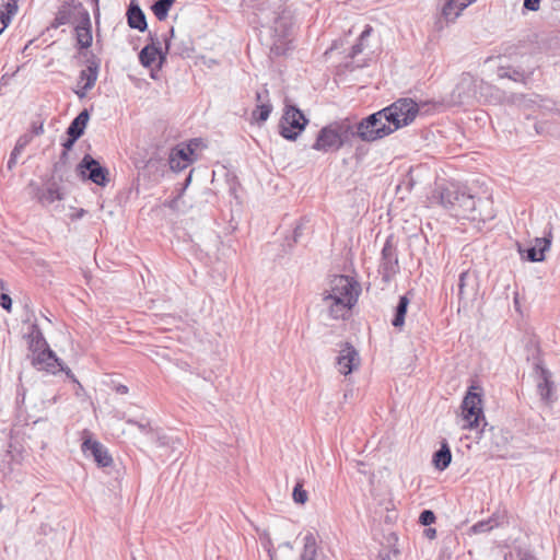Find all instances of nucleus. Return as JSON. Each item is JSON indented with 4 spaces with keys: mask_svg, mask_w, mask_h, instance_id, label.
<instances>
[{
    "mask_svg": "<svg viewBox=\"0 0 560 560\" xmlns=\"http://www.w3.org/2000/svg\"><path fill=\"white\" fill-rule=\"evenodd\" d=\"M430 200L431 203L441 205L457 218L485 222L494 217L488 200H479L477 205L472 195L460 191L459 188L453 184L439 186L432 194Z\"/></svg>",
    "mask_w": 560,
    "mask_h": 560,
    "instance_id": "obj_1",
    "label": "nucleus"
},
{
    "mask_svg": "<svg viewBox=\"0 0 560 560\" xmlns=\"http://www.w3.org/2000/svg\"><path fill=\"white\" fill-rule=\"evenodd\" d=\"M360 285L348 276H334L323 292V304L332 319H343L357 304Z\"/></svg>",
    "mask_w": 560,
    "mask_h": 560,
    "instance_id": "obj_2",
    "label": "nucleus"
},
{
    "mask_svg": "<svg viewBox=\"0 0 560 560\" xmlns=\"http://www.w3.org/2000/svg\"><path fill=\"white\" fill-rule=\"evenodd\" d=\"M396 131L384 108L362 119L357 125V135L362 141L372 142Z\"/></svg>",
    "mask_w": 560,
    "mask_h": 560,
    "instance_id": "obj_3",
    "label": "nucleus"
},
{
    "mask_svg": "<svg viewBox=\"0 0 560 560\" xmlns=\"http://www.w3.org/2000/svg\"><path fill=\"white\" fill-rule=\"evenodd\" d=\"M293 21L289 13H281L275 19L270 27V50L276 55H283L290 49Z\"/></svg>",
    "mask_w": 560,
    "mask_h": 560,
    "instance_id": "obj_4",
    "label": "nucleus"
},
{
    "mask_svg": "<svg viewBox=\"0 0 560 560\" xmlns=\"http://www.w3.org/2000/svg\"><path fill=\"white\" fill-rule=\"evenodd\" d=\"M396 130L410 125L419 114V105L409 97L399 98L384 108Z\"/></svg>",
    "mask_w": 560,
    "mask_h": 560,
    "instance_id": "obj_5",
    "label": "nucleus"
},
{
    "mask_svg": "<svg viewBox=\"0 0 560 560\" xmlns=\"http://www.w3.org/2000/svg\"><path fill=\"white\" fill-rule=\"evenodd\" d=\"M482 389L480 386L471 385L462 402V417L464 429H475L479 425L482 417Z\"/></svg>",
    "mask_w": 560,
    "mask_h": 560,
    "instance_id": "obj_6",
    "label": "nucleus"
},
{
    "mask_svg": "<svg viewBox=\"0 0 560 560\" xmlns=\"http://www.w3.org/2000/svg\"><path fill=\"white\" fill-rule=\"evenodd\" d=\"M349 129V125H328L319 130L312 148L322 152L339 150L343 145L345 137Z\"/></svg>",
    "mask_w": 560,
    "mask_h": 560,
    "instance_id": "obj_7",
    "label": "nucleus"
},
{
    "mask_svg": "<svg viewBox=\"0 0 560 560\" xmlns=\"http://www.w3.org/2000/svg\"><path fill=\"white\" fill-rule=\"evenodd\" d=\"M307 119L303 112L294 105H285L284 113L280 120V135L287 140H295L304 130Z\"/></svg>",
    "mask_w": 560,
    "mask_h": 560,
    "instance_id": "obj_8",
    "label": "nucleus"
},
{
    "mask_svg": "<svg viewBox=\"0 0 560 560\" xmlns=\"http://www.w3.org/2000/svg\"><path fill=\"white\" fill-rule=\"evenodd\" d=\"M361 365L359 351L350 342L340 345L339 353L336 358V366L338 372L345 376L357 371Z\"/></svg>",
    "mask_w": 560,
    "mask_h": 560,
    "instance_id": "obj_9",
    "label": "nucleus"
},
{
    "mask_svg": "<svg viewBox=\"0 0 560 560\" xmlns=\"http://www.w3.org/2000/svg\"><path fill=\"white\" fill-rule=\"evenodd\" d=\"M78 171L82 177H86L98 186H105L108 183V171L103 167L98 161L90 154H85L78 165Z\"/></svg>",
    "mask_w": 560,
    "mask_h": 560,
    "instance_id": "obj_10",
    "label": "nucleus"
},
{
    "mask_svg": "<svg viewBox=\"0 0 560 560\" xmlns=\"http://www.w3.org/2000/svg\"><path fill=\"white\" fill-rule=\"evenodd\" d=\"M198 140L194 139L188 144L177 145L172 149L168 158V164L174 172H180L188 167L195 160V147Z\"/></svg>",
    "mask_w": 560,
    "mask_h": 560,
    "instance_id": "obj_11",
    "label": "nucleus"
},
{
    "mask_svg": "<svg viewBox=\"0 0 560 560\" xmlns=\"http://www.w3.org/2000/svg\"><path fill=\"white\" fill-rule=\"evenodd\" d=\"M177 40L178 38L175 34V30L172 27L170 31V37L165 39V51H163L161 47H158L153 44L147 45L141 49L139 54L140 62L144 67H151L159 57L161 66L164 62L166 54L170 51V49L177 45Z\"/></svg>",
    "mask_w": 560,
    "mask_h": 560,
    "instance_id": "obj_12",
    "label": "nucleus"
},
{
    "mask_svg": "<svg viewBox=\"0 0 560 560\" xmlns=\"http://www.w3.org/2000/svg\"><path fill=\"white\" fill-rule=\"evenodd\" d=\"M83 442L81 445L82 452L86 455L90 454L98 467H108L113 464V457L108 450L98 441L92 440L88 431L83 432Z\"/></svg>",
    "mask_w": 560,
    "mask_h": 560,
    "instance_id": "obj_13",
    "label": "nucleus"
},
{
    "mask_svg": "<svg viewBox=\"0 0 560 560\" xmlns=\"http://www.w3.org/2000/svg\"><path fill=\"white\" fill-rule=\"evenodd\" d=\"M32 196L42 205L49 206L57 200L62 199L60 187L56 182H48L43 187L35 183L30 184Z\"/></svg>",
    "mask_w": 560,
    "mask_h": 560,
    "instance_id": "obj_14",
    "label": "nucleus"
},
{
    "mask_svg": "<svg viewBox=\"0 0 560 560\" xmlns=\"http://www.w3.org/2000/svg\"><path fill=\"white\" fill-rule=\"evenodd\" d=\"M382 278L385 282L390 281L394 275L398 271V259L396 249L390 240H387L382 249Z\"/></svg>",
    "mask_w": 560,
    "mask_h": 560,
    "instance_id": "obj_15",
    "label": "nucleus"
},
{
    "mask_svg": "<svg viewBox=\"0 0 560 560\" xmlns=\"http://www.w3.org/2000/svg\"><path fill=\"white\" fill-rule=\"evenodd\" d=\"M89 65L86 69L80 72L79 84L81 85L79 90L75 91V94L83 98L86 95V92L90 91L96 83L98 77L100 62L95 59L89 60Z\"/></svg>",
    "mask_w": 560,
    "mask_h": 560,
    "instance_id": "obj_16",
    "label": "nucleus"
},
{
    "mask_svg": "<svg viewBox=\"0 0 560 560\" xmlns=\"http://www.w3.org/2000/svg\"><path fill=\"white\" fill-rule=\"evenodd\" d=\"M32 364L38 370H45L52 374H56L58 370H62V363L49 348L32 355Z\"/></svg>",
    "mask_w": 560,
    "mask_h": 560,
    "instance_id": "obj_17",
    "label": "nucleus"
},
{
    "mask_svg": "<svg viewBox=\"0 0 560 560\" xmlns=\"http://www.w3.org/2000/svg\"><path fill=\"white\" fill-rule=\"evenodd\" d=\"M77 43L80 48H89L92 45L91 20L88 11H83L82 21L75 26Z\"/></svg>",
    "mask_w": 560,
    "mask_h": 560,
    "instance_id": "obj_18",
    "label": "nucleus"
},
{
    "mask_svg": "<svg viewBox=\"0 0 560 560\" xmlns=\"http://www.w3.org/2000/svg\"><path fill=\"white\" fill-rule=\"evenodd\" d=\"M127 16H128V24L131 28H135V30H138L140 32H143L147 30V19H145V15L143 13V11L141 10V8L135 3V2H131L129 8H128V11H127Z\"/></svg>",
    "mask_w": 560,
    "mask_h": 560,
    "instance_id": "obj_19",
    "label": "nucleus"
},
{
    "mask_svg": "<svg viewBox=\"0 0 560 560\" xmlns=\"http://www.w3.org/2000/svg\"><path fill=\"white\" fill-rule=\"evenodd\" d=\"M476 287H477L476 277L470 275L469 271H463L459 275V281H458V298H459V300H463L469 295H475Z\"/></svg>",
    "mask_w": 560,
    "mask_h": 560,
    "instance_id": "obj_20",
    "label": "nucleus"
},
{
    "mask_svg": "<svg viewBox=\"0 0 560 560\" xmlns=\"http://www.w3.org/2000/svg\"><path fill=\"white\" fill-rule=\"evenodd\" d=\"M28 349L33 352V355L37 354L43 349L48 348L46 339L37 324L31 326V330L27 335Z\"/></svg>",
    "mask_w": 560,
    "mask_h": 560,
    "instance_id": "obj_21",
    "label": "nucleus"
},
{
    "mask_svg": "<svg viewBox=\"0 0 560 560\" xmlns=\"http://www.w3.org/2000/svg\"><path fill=\"white\" fill-rule=\"evenodd\" d=\"M472 1L474 0H448L442 8V15L446 20H455Z\"/></svg>",
    "mask_w": 560,
    "mask_h": 560,
    "instance_id": "obj_22",
    "label": "nucleus"
},
{
    "mask_svg": "<svg viewBox=\"0 0 560 560\" xmlns=\"http://www.w3.org/2000/svg\"><path fill=\"white\" fill-rule=\"evenodd\" d=\"M537 390H538L540 398L544 401L551 400L553 383L551 382V375L548 370H545V369L540 370L539 382L537 384Z\"/></svg>",
    "mask_w": 560,
    "mask_h": 560,
    "instance_id": "obj_23",
    "label": "nucleus"
},
{
    "mask_svg": "<svg viewBox=\"0 0 560 560\" xmlns=\"http://www.w3.org/2000/svg\"><path fill=\"white\" fill-rule=\"evenodd\" d=\"M90 115L86 109L82 110L70 124V126L67 129L68 136H73L74 138H80L84 129L88 125Z\"/></svg>",
    "mask_w": 560,
    "mask_h": 560,
    "instance_id": "obj_24",
    "label": "nucleus"
},
{
    "mask_svg": "<svg viewBox=\"0 0 560 560\" xmlns=\"http://www.w3.org/2000/svg\"><path fill=\"white\" fill-rule=\"evenodd\" d=\"M18 0H1L0 21L3 26H9L12 18L18 13Z\"/></svg>",
    "mask_w": 560,
    "mask_h": 560,
    "instance_id": "obj_25",
    "label": "nucleus"
},
{
    "mask_svg": "<svg viewBox=\"0 0 560 560\" xmlns=\"http://www.w3.org/2000/svg\"><path fill=\"white\" fill-rule=\"evenodd\" d=\"M451 460H452L451 450H450L447 443H442L441 448L438 452H435L433 455V465L438 470L443 471L444 469H446L450 466Z\"/></svg>",
    "mask_w": 560,
    "mask_h": 560,
    "instance_id": "obj_26",
    "label": "nucleus"
},
{
    "mask_svg": "<svg viewBox=\"0 0 560 560\" xmlns=\"http://www.w3.org/2000/svg\"><path fill=\"white\" fill-rule=\"evenodd\" d=\"M31 140H32V137L30 135H23L18 139L16 144H15L14 149L12 150V152L10 154V159L8 161L9 170H12L15 166L18 156L21 154V152L24 150V148L31 142Z\"/></svg>",
    "mask_w": 560,
    "mask_h": 560,
    "instance_id": "obj_27",
    "label": "nucleus"
},
{
    "mask_svg": "<svg viewBox=\"0 0 560 560\" xmlns=\"http://www.w3.org/2000/svg\"><path fill=\"white\" fill-rule=\"evenodd\" d=\"M409 305V299L406 295L400 296L398 305L396 306L395 317L392 324L396 328H400L405 324V316Z\"/></svg>",
    "mask_w": 560,
    "mask_h": 560,
    "instance_id": "obj_28",
    "label": "nucleus"
},
{
    "mask_svg": "<svg viewBox=\"0 0 560 560\" xmlns=\"http://www.w3.org/2000/svg\"><path fill=\"white\" fill-rule=\"evenodd\" d=\"M271 110L272 105L270 103L257 104L252 113V119L257 124H262L269 118Z\"/></svg>",
    "mask_w": 560,
    "mask_h": 560,
    "instance_id": "obj_29",
    "label": "nucleus"
},
{
    "mask_svg": "<svg viewBox=\"0 0 560 560\" xmlns=\"http://www.w3.org/2000/svg\"><path fill=\"white\" fill-rule=\"evenodd\" d=\"M175 0H158L152 5V11L159 21H164L167 18L168 11Z\"/></svg>",
    "mask_w": 560,
    "mask_h": 560,
    "instance_id": "obj_30",
    "label": "nucleus"
},
{
    "mask_svg": "<svg viewBox=\"0 0 560 560\" xmlns=\"http://www.w3.org/2000/svg\"><path fill=\"white\" fill-rule=\"evenodd\" d=\"M316 557V541L313 535H306L304 538V549L301 555V560H315Z\"/></svg>",
    "mask_w": 560,
    "mask_h": 560,
    "instance_id": "obj_31",
    "label": "nucleus"
},
{
    "mask_svg": "<svg viewBox=\"0 0 560 560\" xmlns=\"http://www.w3.org/2000/svg\"><path fill=\"white\" fill-rule=\"evenodd\" d=\"M517 248H518V253L521 254L522 257H524V254L526 253V258L529 261L537 262V261L545 260V255L542 253H539L538 250H536V247L532 246L527 249H523L522 246L520 244H517Z\"/></svg>",
    "mask_w": 560,
    "mask_h": 560,
    "instance_id": "obj_32",
    "label": "nucleus"
},
{
    "mask_svg": "<svg viewBox=\"0 0 560 560\" xmlns=\"http://www.w3.org/2000/svg\"><path fill=\"white\" fill-rule=\"evenodd\" d=\"M499 77L501 79L503 78H508V79H511L513 81H520V82H524L525 79H526V74L523 72V71H518V70H505V69H500L499 70Z\"/></svg>",
    "mask_w": 560,
    "mask_h": 560,
    "instance_id": "obj_33",
    "label": "nucleus"
},
{
    "mask_svg": "<svg viewBox=\"0 0 560 560\" xmlns=\"http://www.w3.org/2000/svg\"><path fill=\"white\" fill-rule=\"evenodd\" d=\"M550 245H551V232H549L544 237H536L535 245L533 247H536V250H538L539 253H542L545 255V253L547 250H549Z\"/></svg>",
    "mask_w": 560,
    "mask_h": 560,
    "instance_id": "obj_34",
    "label": "nucleus"
},
{
    "mask_svg": "<svg viewBox=\"0 0 560 560\" xmlns=\"http://www.w3.org/2000/svg\"><path fill=\"white\" fill-rule=\"evenodd\" d=\"M58 25H65L71 22V8L69 5H63L57 13L55 19Z\"/></svg>",
    "mask_w": 560,
    "mask_h": 560,
    "instance_id": "obj_35",
    "label": "nucleus"
},
{
    "mask_svg": "<svg viewBox=\"0 0 560 560\" xmlns=\"http://www.w3.org/2000/svg\"><path fill=\"white\" fill-rule=\"evenodd\" d=\"M292 497L294 502L299 504H304L308 499L307 492L303 489L302 483L300 482L294 487Z\"/></svg>",
    "mask_w": 560,
    "mask_h": 560,
    "instance_id": "obj_36",
    "label": "nucleus"
},
{
    "mask_svg": "<svg viewBox=\"0 0 560 560\" xmlns=\"http://www.w3.org/2000/svg\"><path fill=\"white\" fill-rule=\"evenodd\" d=\"M419 521L422 525L428 526L435 522V515L431 510H424L421 512Z\"/></svg>",
    "mask_w": 560,
    "mask_h": 560,
    "instance_id": "obj_37",
    "label": "nucleus"
},
{
    "mask_svg": "<svg viewBox=\"0 0 560 560\" xmlns=\"http://www.w3.org/2000/svg\"><path fill=\"white\" fill-rule=\"evenodd\" d=\"M490 529H492V525H490V521H482V522H478V523H476V524L470 528V530H471L474 534H481V533H486V532H489Z\"/></svg>",
    "mask_w": 560,
    "mask_h": 560,
    "instance_id": "obj_38",
    "label": "nucleus"
},
{
    "mask_svg": "<svg viewBox=\"0 0 560 560\" xmlns=\"http://www.w3.org/2000/svg\"><path fill=\"white\" fill-rule=\"evenodd\" d=\"M127 423L128 424H132V425H136L142 433L144 434H150L152 433V428L150 425V422L147 421V422H139V421H136L133 419H128L127 420Z\"/></svg>",
    "mask_w": 560,
    "mask_h": 560,
    "instance_id": "obj_39",
    "label": "nucleus"
},
{
    "mask_svg": "<svg viewBox=\"0 0 560 560\" xmlns=\"http://www.w3.org/2000/svg\"><path fill=\"white\" fill-rule=\"evenodd\" d=\"M256 101H257V104L270 103L269 91L267 89H264L262 91H258L256 93Z\"/></svg>",
    "mask_w": 560,
    "mask_h": 560,
    "instance_id": "obj_40",
    "label": "nucleus"
},
{
    "mask_svg": "<svg viewBox=\"0 0 560 560\" xmlns=\"http://www.w3.org/2000/svg\"><path fill=\"white\" fill-rule=\"evenodd\" d=\"M0 305L7 310V311H10L11 310V306H12V299L5 294V293H2L0 295Z\"/></svg>",
    "mask_w": 560,
    "mask_h": 560,
    "instance_id": "obj_41",
    "label": "nucleus"
},
{
    "mask_svg": "<svg viewBox=\"0 0 560 560\" xmlns=\"http://www.w3.org/2000/svg\"><path fill=\"white\" fill-rule=\"evenodd\" d=\"M151 358H152V360H154L156 362H159L162 359L168 360V357L165 353V351L164 350H160V349L152 350L151 351Z\"/></svg>",
    "mask_w": 560,
    "mask_h": 560,
    "instance_id": "obj_42",
    "label": "nucleus"
},
{
    "mask_svg": "<svg viewBox=\"0 0 560 560\" xmlns=\"http://www.w3.org/2000/svg\"><path fill=\"white\" fill-rule=\"evenodd\" d=\"M540 0H524V8L530 11H537L539 9Z\"/></svg>",
    "mask_w": 560,
    "mask_h": 560,
    "instance_id": "obj_43",
    "label": "nucleus"
},
{
    "mask_svg": "<svg viewBox=\"0 0 560 560\" xmlns=\"http://www.w3.org/2000/svg\"><path fill=\"white\" fill-rule=\"evenodd\" d=\"M78 139L79 138H74L73 136H68V139L62 144L65 150H70ZM66 155H67V151H65L62 153V156H66Z\"/></svg>",
    "mask_w": 560,
    "mask_h": 560,
    "instance_id": "obj_44",
    "label": "nucleus"
},
{
    "mask_svg": "<svg viewBox=\"0 0 560 560\" xmlns=\"http://www.w3.org/2000/svg\"><path fill=\"white\" fill-rule=\"evenodd\" d=\"M363 42H359L358 44L353 45L352 46V49H351V56L354 57L357 55H359L360 52H362L363 50Z\"/></svg>",
    "mask_w": 560,
    "mask_h": 560,
    "instance_id": "obj_45",
    "label": "nucleus"
},
{
    "mask_svg": "<svg viewBox=\"0 0 560 560\" xmlns=\"http://www.w3.org/2000/svg\"><path fill=\"white\" fill-rule=\"evenodd\" d=\"M62 372L66 373V375L74 383H77L79 385V387H82L81 384L78 382V380L75 378L74 374L72 373V371L69 369V368H65L62 365Z\"/></svg>",
    "mask_w": 560,
    "mask_h": 560,
    "instance_id": "obj_46",
    "label": "nucleus"
},
{
    "mask_svg": "<svg viewBox=\"0 0 560 560\" xmlns=\"http://www.w3.org/2000/svg\"><path fill=\"white\" fill-rule=\"evenodd\" d=\"M518 560H537L535 556H533L528 551H520L518 552Z\"/></svg>",
    "mask_w": 560,
    "mask_h": 560,
    "instance_id": "obj_47",
    "label": "nucleus"
},
{
    "mask_svg": "<svg viewBox=\"0 0 560 560\" xmlns=\"http://www.w3.org/2000/svg\"><path fill=\"white\" fill-rule=\"evenodd\" d=\"M43 132H44L43 124H39L38 126H36V125L33 126V133L34 135L39 136Z\"/></svg>",
    "mask_w": 560,
    "mask_h": 560,
    "instance_id": "obj_48",
    "label": "nucleus"
},
{
    "mask_svg": "<svg viewBox=\"0 0 560 560\" xmlns=\"http://www.w3.org/2000/svg\"><path fill=\"white\" fill-rule=\"evenodd\" d=\"M372 28L368 26L360 35V40L363 42L368 36H370Z\"/></svg>",
    "mask_w": 560,
    "mask_h": 560,
    "instance_id": "obj_49",
    "label": "nucleus"
},
{
    "mask_svg": "<svg viewBox=\"0 0 560 560\" xmlns=\"http://www.w3.org/2000/svg\"><path fill=\"white\" fill-rule=\"evenodd\" d=\"M116 392L118 394L125 395L128 393V387L126 385L120 384L116 387Z\"/></svg>",
    "mask_w": 560,
    "mask_h": 560,
    "instance_id": "obj_50",
    "label": "nucleus"
},
{
    "mask_svg": "<svg viewBox=\"0 0 560 560\" xmlns=\"http://www.w3.org/2000/svg\"><path fill=\"white\" fill-rule=\"evenodd\" d=\"M435 534H436V530H435L434 528H428V529L425 530V535H427V537H429V538H431V539L435 537Z\"/></svg>",
    "mask_w": 560,
    "mask_h": 560,
    "instance_id": "obj_51",
    "label": "nucleus"
},
{
    "mask_svg": "<svg viewBox=\"0 0 560 560\" xmlns=\"http://www.w3.org/2000/svg\"><path fill=\"white\" fill-rule=\"evenodd\" d=\"M180 196L176 197L175 199H173L171 202H170V207L173 208V209H177V203H178V200H179Z\"/></svg>",
    "mask_w": 560,
    "mask_h": 560,
    "instance_id": "obj_52",
    "label": "nucleus"
},
{
    "mask_svg": "<svg viewBox=\"0 0 560 560\" xmlns=\"http://www.w3.org/2000/svg\"><path fill=\"white\" fill-rule=\"evenodd\" d=\"M190 180H191V172H190V173H189V175L186 177V179H185V185H184V188H183V189H185V188L189 185Z\"/></svg>",
    "mask_w": 560,
    "mask_h": 560,
    "instance_id": "obj_53",
    "label": "nucleus"
},
{
    "mask_svg": "<svg viewBox=\"0 0 560 560\" xmlns=\"http://www.w3.org/2000/svg\"><path fill=\"white\" fill-rule=\"evenodd\" d=\"M300 236V228H296L294 231V238L296 240Z\"/></svg>",
    "mask_w": 560,
    "mask_h": 560,
    "instance_id": "obj_54",
    "label": "nucleus"
},
{
    "mask_svg": "<svg viewBox=\"0 0 560 560\" xmlns=\"http://www.w3.org/2000/svg\"><path fill=\"white\" fill-rule=\"evenodd\" d=\"M0 289L1 290H5L7 289L5 288V283H4V281L1 278H0Z\"/></svg>",
    "mask_w": 560,
    "mask_h": 560,
    "instance_id": "obj_55",
    "label": "nucleus"
},
{
    "mask_svg": "<svg viewBox=\"0 0 560 560\" xmlns=\"http://www.w3.org/2000/svg\"><path fill=\"white\" fill-rule=\"evenodd\" d=\"M268 552H269L270 558H271V560H272V559H273V555H272V552H271V549H270V548L268 549Z\"/></svg>",
    "mask_w": 560,
    "mask_h": 560,
    "instance_id": "obj_56",
    "label": "nucleus"
},
{
    "mask_svg": "<svg viewBox=\"0 0 560 560\" xmlns=\"http://www.w3.org/2000/svg\"><path fill=\"white\" fill-rule=\"evenodd\" d=\"M176 52H177V54H182V52H184V49H179V48H178V49H176Z\"/></svg>",
    "mask_w": 560,
    "mask_h": 560,
    "instance_id": "obj_57",
    "label": "nucleus"
}]
</instances>
